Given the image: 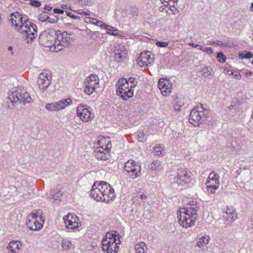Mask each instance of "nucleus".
Here are the masks:
<instances>
[{"instance_id": "nucleus-37", "label": "nucleus", "mask_w": 253, "mask_h": 253, "mask_svg": "<svg viewBox=\"0 0 253 253\" xmlns=\"http://www.w3.org/2000/svg\"><path fill=\"white\" fill-rule=\"evenodd\" d=\"M48 14L46 12H42L38 16V19L41 22H46Z\"/></svg>"}, {"instance_id": "nucleus-36", "label": "nucleus", "mask_w": 253, "mask_h": 253, "mask_svg": "<svg viewBox=\"0 0 253 253\" xmlns=\"http://www.w3.org/2000/svg\"><path fill=\"white\" fill-rule=\"evenodd\" d=\"M102 28H104L105 29H106L107 30V33L109 34H111V35H115V36H116L117 35V34H115L114 33H111L110 30H112V31H116L117 30V29L110 26H109V25H106L104 23V25L103 26H102L101 27Z\"/></svg>"}, {"instance_id": "nucleus-9", "label": "nucleus", "mask_w": 253, "mask_h": 253, "mask_svg": "<svg viewBox=\"0 0 253 253\" xmlns=\"http://www.w3.org/2000/svg\"><path fill=\"white\" fill-rule=\"evenodd\" d=\"M117 94L124 100H126L133 97L134 90H131L126 82V79H120L116 84Z\"/></svg>"}, {"instance_id": "nucleus-31", "label": "nucleus", "mask_w": 253, "mask_h": 253, "mask_svg": "<svg viewBox=\"0 0 253 253\" xmlns=\"http://www.w3.org/2000/svg\"><path fill=\"white\" fill-rule=\"evenodd\" d=\"M72 244L71 242L67 239H63L61 242V247L63 250L68 251L70 250L72 247Z\"/></svg>"}, {"instance_id": "nucleus-1", "label": "nucleus", "mask_w": 253, "mask_h": 253, "mask_svg": "<svg viewBox=\"0 0 253 253\" xmlns=\"http://www.w3.org/2000/svg\"><path fill=\"white\" fill-rule=\"evenodd\" d=\"M90 195L97 201H103L106 203L115 198L113 188L110 184L104 181L95 182L92 186Z\"/></svg>"}, {"instance_id": "nucleus-20", "label": "nucleus", "mask_w": 253, "mask_h": 253, "mask_svg": "<svg viewBox=\"0 0 253 253\" xmlns=\"http://www.w3.org/2000/svg\"><path fill=\"white\" fill-rule=\"evenodd\" d=\"M154 56L151 52L147 51L142 52L137 59L139 66L146 67L151 65L154 62Z\"/></svg>"}, {"instance_id": "nucleus-56", "label": "nucleus", "mask_w": 253, "mask_h": 253, "mask_svg": "<svg viewBox=\"0 0 253 253\" xmlns=\"http://www.w3.org/2000/svg\"><path fill=\"white\" fill-rule=\"evenodd\" d=\"M198 47H199V49L200 50H202L203 51H205V47H204L201 45L199 44V46H198Z\"/></svg>"}, {"instance_id": "nucleus-24", "label": "nucleus", "mask_w": 253, "mask_h": 253, "mask_svg": "<svg viewBox=\"0 0 253 253\" xmlns=\"http://www.w3.org/2000/svg\"><path fill=\"white\" fill-rule=\"evenodd\" d=\"M22 247L23 244L21 242L17 240L11 241L8 244L6 248L9 253H19Z\"/></svg>"}, {"instance_id": "nucleus-50", "label": "nucleus", "mask_w": 253, "mask_h": 253, "mask_svg": "<svg viewBox=\"0 0 253 253\" xmlns=\"http://www.w3.org/2000/svg\"><path fill=\"white\" fill-rule=\"evenodd\" d=\"M53 12L55 13H58V14H63L64 13V11L61 9L55 8L53 9Z\"/></svg>"}, {"instance_id": "nucleus-40", "label": "nucleus", "mask_w": 253, "mask_h": 253, "mask_svg": "<svg viewBox=\"0 0 253 253\" xmlns=\"http://www.w3.org/2000/svg\"><path fill=\"white\" fill-rule=\"evenodd\" d=\"M183 106V103L182 102H180L178 101H176L174 103V108L175 111H179L181 110V108Z\"/></svg>"}, {"instance_id": "nucleus-14", "label": "nucleus", "mask_w": 253, "mask_h": 253, "mask_svg": "<svg viewBox=\"0 0 253 253\" xmlns=\"http://www.w3.org/2000/svg\"><path fill=\"white\" fill-rule=\"evenodd\" d=\"M77 115L84 122H88L92 121L94 114L90 107L86 105L79 104L77 107Z\"/></svg>"}, {"instance_id": "nucleus-6", "label": "nucleus", "mask_w": 253, "mask_h": 253, "mask_svg": "<svg viewBox=\"0 0 253 253\" xmlns=\"http://www.w3.org/2000/svg\"><path fill=\"white\" fill-rule=\"evenodd\" d=\"M58 34H60V31H56L52 29H49L48 31L40 36V42L44 46L50 47L51 50L54 51L56 47L55 43L57 41Z\"/></svg>"}, {"instance_id": "nucleus-34", "label": "nucleus", "mask_w": 253, "mask_h": 253, "mask_svg": "<svg viewBox=\"0 0 253 253\" xmlns=\"http://www.w3.org/2000/svg\"><path fill=\"white\" fill-rule=\"evenodd\" d=\"M58 20L57 16L53 14H51L50 16L48 15L46 22L50 24L56 23Z\"/></svg>"}, {"instance_id": "nucleus-44", "label": "nucleus", "mask_w": 253, "mask_h": 253, "mask_svg": "<svg viewBox=\"0 0 253 253\" xmlns=\"http://www.w3.org/2000/svg\"><path fill=\"white\" fill-rule=\"evenodd\" d=\"M161 2L164 4L165 6H167L169 5V1L172 2L173 3H177L178 0H160Z\"/></svg>"}, {"instance_id": "nucleus-45", "label": "nucleus", "mask_w": 253, "mask_h": 253, "mask_svg": "<svg viewBox=\"0 0 253 253\" xmlns=\"http://www.w3.org/2000/svg\"><path fill=\"white\" fill-rule=\"evenodd\" d=\"M130 14L132 16V17L136 18L139 15V12L137 9L135 8H133L130 11Z\"/></svg>"}, {"instance_id": "nucleus-61", "label": "nucleus", "mask_w": 253, "mask_h": 253, "mask_svg": "<svg viewBox=\"0 0 253 253\" xmlns=\"http://www.w3.org/2000/svg\"><path fill=\"white\" fill-rule=\"evenodd\" d=\"M57 198H58V196H57V197H55L54 196H52V198L54 200H57Z\"/></svg>"}, {"instance_id": "nucleus-26", "label": "nucleus", "mask_w": 253, "mask_h": 253, "mask_svg": "<svg viewBox=\"0 0 253 253\" xmlns=\"http://www.w3.org/2000/svg\"><path fill=\"white\" fill-rule=\"evenodd\" d=\"M135 253H147V247L144 242H141L135 246Z\"/></svg>"}, {"instance_id": "nucleus-23", "label": "nucleus", "mask_w": 253, "mask_h": 253, "mask_svg": "<svg viewBox=\"0 0 253 253\" xmlns=\"http://www.w3.org/2000/svg\"><path fill=\"white\" fill-rule=\"evenodd\" d=\"M11 23L13 26L21 28V25H24L28 20L25 16H22L20 13H14L10 15Z\"/></svg>"}, {"instance_id": "nucleus-53", "label": "nucleus", "mask_w": 253, "mask_h": 253, "mask_svg": "<svg viewBox=\"0 0 253 253\" xmlns=\"http://www.w3.org/2000/svg\"><path fill=\"white\" fill-rule=\"evenodd\" d=\"M234 77L236 79L240 80L241 78V75L240 73H237L234 75Z\"/></svg>"}, {"instance_id": "nucleus-13", "label": "nucleus", "mask_w": 253, "mask_h": 253, "mask_svg": "<svg viewBox=\"0 0 253 253\" xmlns=\"http://www.w3.org/2000/svg\"><path fill=\"white\" fill-rule=\"evenodd\" d=\"M205 109L203 105L197 106L191 111L189 121L194 126H197L202 123V118L204 116Z\"/></svg>"}, {"instance_id": "nucleus-19", "label": "nucleus", "mask_w": 253, "mask_h": 253, "mask_svg": "<svg viewBox=\"0 0 253 253\" xmlns=\"http://www.w3.org/2000/svg\"><path fill=\"white\" fill-rule=\"evenodd\" d=\"M114 60L119 63H124L127 58L128 51L126 47L123 44H117L113 51Z\"/></svg>"}, {"instance_id": "nucleus-43", "label": "nucleus", "mask_w": 253, "mask_h": 253, "mask_svg": "<svg viewBox=\"0 0 253 253\" xmlns=\"http://www.w3.org/2000/svg\"><path fill=\"white\" fill-rule=\"evenodd\" d=\"M156 44L159 47H165L169 45V42H166L157 41L156 42Z\"/></svg>"}, {"instance_id": "nucleus-63", "label": "nucleus", "mask_w": 253, "mask_h": 253, "mask_svg": "<svg viewBox=\"0 0 253 253\" xmlns=\"http://www.w3.org/2000/svg\"><path fill=\"white\" fill-rule=\"evenodd\" d=\"M252 65H253V61H252Z\"/></svg>"}, {"instance_id": "nucleus-46", "label": "nucleus", "mask_w": 253, "mask_h": 253, "mask_svg": "<svg viewBox=\"0 0 253 253\" xmlns=\"http://www.w3.org/2000/svg\"><path fill=\"white\" fill-rule=\"evenodd\" d=\"M66 15L68 16H69L70 17L73 18V19H79L80 18V17L79 16H77V15H74L73 14H72L70 12H66Z\"/></svg>"}, {"instance_id": "nucleus-62", "label": "nucleus", "mask_w": 253, "mask_h": 253, "mask_svg": "<svg viewBox=\"0 0 253 253\" xmlns=\"http://www.w3.org/2000/svg\"><path fill=\"white\" fill-rule=\"evenodd\" d=\"M22 0V2H26L28 1H30V0Z\"/></svg>"}, {"instance_id": "nucleus-52", "label": "nucleus", "mask_w": 253, "mask_h": 253, "mask_svg": "<svg viewBox=\"0 0 253 253\" xmlns=\"http://www.w3.org/2000/svg\"><path fill=\"white\" fill-rule=\"evenodd\" d=\"M44 9L45 10H47V11H50L51 9H52V8L49 5H45L44 6Z\"/></svg>"}, {"instance_id": "nucleus-35", "label": "nucleus", "mask_w": 253, "mask_h": 253, "mask_svg": "<svg viewBox=\"0 0 253 253\" xmlns=\"http://www.w3.org/2000/svg\"><path fill=\"white\" fill-rule=\"evenodd\" d=\"M87 19H88L89 22L91 24L99 26L100 27L104 25V23L101 21L98 20L95 18L88 17Z\"/></svg>"}, {"instance_id": "nucleus-48", "label": "nucleus", "mask_w": 253, "mask_h": 253, "mask_svg": "<svg viewBox=\"0 0 253 253\" xmlns=\"http://www.w3.org/2000/svg\"><path fill=\"white\" fill-rule=\"evenodd\" d=\"M170 9L174 14H176L178 12V10L175 8L174 5L170 7Z\"/></svg>"}, {"instance_id": "nucleus-64", "label": "nucleus", "mask_w": 253, "mask_h": 253, "mask_svg": "<svg viewBox=\"0 0 253 253\" xmlns=\"http://www.w3.org/2000/svg\"><path fill=\"white\" fill-rule=\"evenodd\" d=\"M231 75H233V73L231 72Z\"/></svg>"}, {"instance_id": "nucleus-3", "label": "nucleus", "mask_w": 253, "mask_h": 253, "mask_svg": "<svg viewBox=\"0 0 253 253\" xmlns=\"http://www.w3.org/2000/svg\"><path fill=\"white\" fill-rule=\"evenodd\" d=\"M178 223L184 228H189L195 225L197 219V211L194 208H183L177 211Z\"/></svg>"}, {"instance_id": "nucleus-33", "label": "nucleus", "mask_w": 253, "mask_h": 253, "mask_svg": "<svg viewBox=\"0 0 253 253\" xmlns=\"http://www.w3.org/2000/svg\"><path fill=\"white\" fill-rule=\"evenodd\" d=\"M238 56L241 59H251L253 58V54L250 51H245L244 52H239Z\"/></svg>"}, {"instance_id": "nucleus-59", "label": "nucleus", "mask_w": 253, "mask_h": 253, "mask_svg": "<svg viewBox=\"0 0 253 253\" xmlns=\"http://www.w3.org/2000/svg\"><path fill=\"white\" fill-rule=\"evenodd\" d=\"M159 10L160 11H163L164 10V8H163V6H161L160 8H159Z\"/></svg>"}, {"instance_id": "nucleus-55", "label": "nucleus", "mask_w": 253, "mask_h": 253, "mask_svg": "<svg viewBox=\"0 0 253 253\" xmlns=\"http://www.w3.org/2000/svg\"><path fill=\"white\" fill-rule=\"evenodd\" d=\"M216 44L220 46H225L226 45V43H221L220 42L218 41V42L216 43Z\"/></svg>"}, {"instance_id": "nucleus-42", "label": "nucleus", "mask_w": 253, "mask_h": 253, "mask_svg": "<svg viewBox=\"0 0 253 253\" xmlns=\"http://www.w3.org/2000/svg\"><path fill=\"white\" fill-rule=\"evenodd\" d=\"M29 4L35 7H40L41 5V2L37 0H30Z\"/></svg>"}, {"instance_id": "nucleus-47", "label": "nucleus", "mask_w": 253, "mask_h": 253, "mask_svg": "<svg viewBox=\"0 0 253 253\" xmlns=\"http://www.w3.org/2000/svg\"><path fill=\"white\" fill-rule=\"evenodd\" d=\"M78 13L79 14H84V15H90V11H82V10H79L78 11Z\"/></svg>"}, {"instance_id": "nucleus-17", "label": "nucleus", "mask_w": 253, "mask_h": 253, "mask_svg": "<svg viewBox=\"0 0 253 253\" xmlns=\"http://www.w3.org/2000/svg\"><path fill=\"white\" fill-rule=\"evenodd\" d=\"M207 191L210 194H214L219 186V175L215 171H211L206 182Z\"/></svg>"}, {"instance_id": "nucleus-5", "label": "nucleus", "mask_w": 253, "mask_h": 253, "mask_svg": "<svg viewBox=\"0 0 253 253\" xmlns=\"http://www.w3.org/2000/svg\"><path fill=\"white\" fill-rule=\"evenodd\" d=\"M44 221L42 211L38 210L34 211L28 216L26 225L31 230L39 231L42 228Z\"/></svg>"}, {"instance_id": "nucleus-32", "label": "nucleus", "mask_w": 253, "mask_h": 253, "mask_svg": "<svg viewBox=\"0 0 253 253\" xmlns=\"http://www.w3.org/2000/svg\"><path fill=\"white\" fill-rule=\"evenodd\" d=\"M126 82L131 90H133V88L136 86L137 84L136 79L132 77H130L128 79H126Z\"/></svg>"}, {"instance_id": "nucleus-58", "label": "nucleus", "mask_w": 253, "mask_h": 253, "mask_svg": "<svg viewBox=\"0 0 253 253\" xmlns=\"http://www.w3.org/2000/svg\"><path fill=\"white\" fill-rule=\"evenodd\" d=\"M250 10L251 11L253 12V2L251 3V5L250 7Z\"/></svg>"}, {"instance_id": "nucleus-7", "label": "nucleus", "mask_w": 253, "mask_h": 253, "mask_svg": "<svg viewBox=\"0 0 253 253\" xmlns=\"http://www.w3.org/2000/svg\"><path fill=\"white\" fill-rule=\"evenodd\" d=\"M169 180L172 184L184 186L190 182L191 175L186 169L179 168L175 174L170 176Z\"/></svg>"}, {"instance_id": "nucleus-11", "label": "nucleus", "mask_w": 253, "mask_h": 253, "mask_svg": "<svg viewBox=\"0 0 253 253\" xmlns=\"http://www.w3.org/2000/svg\"><path fill=\"white\" fill-rule=\"evenodd\" d=\"M84 92L91 95L96 92L100 87L99 79L97 75L91 74L86 78L84 82Z\"/></svg>"}, {"instance_id": "nucleus-38", "label": "nucleus", "mask_w": 253, "mask_h": 253, "mask_svg": "<svg viewBox=\"0 0 253 253\" xmlns=\"http://www.w3.org/2000/svg\"><path fill=\"white\" fill-rule=\"evenodd\" d=\"M202 72L204 77L208 78L211 75V69L207 67H205L203 68Z\"/></svg>"}, {"instance_id": "nucleus-15", "label": "nucleus", "mask_w": 253, "mask_h": 253, "mask_svg": "<svg viewBox=\"0 0 253 253\" xmlns=\"http://www.w3.org/2000/svg\"><path fill=\"white\" fill-rule=\"evenodd\" d=\"M72 104L71 98H64L56 102L47 103L45 108L49 112H58L64 110Z\"/></svg>"}, {"instance_id": "nucleus-51", "label": "nucleus", "mask_w": 253, "mask_h": 253, "mask_svg": "<svg viewBox=\"0 0 253 253\" xmlns=\"http://www.w3.org/2000/svg\"><path fill=\"white\" fill-rule=\"evenodd\" d=\"M188 44L193 47H198V46H199V44L195 43L194 42H190Z\"/></svg>"}, {"instance_id": "nucleus-49", "label": "nucleus", "mask_w": 253, "mask_h": 253, "mask_svg": "<svg viewBox=\"0 0 253 253\" xmlns=\"http://www.w3.org/2000/svg\"><path fill=\"white\" fill-rule=\"evenodd\" d=\"M204 51L207 52L209 54H211L213 52V50L211 47H206Z\"/></svg>"}, {"instance_id": "nucleus-10", "label": "nucleus", "mask_w": 253, "mask_h": 253, "mask_svg": "<svg viewBox=\"0 0 253 253\" xmlns=\"http://www.w3.org/2000/svg\"><path fill=\"white\" fill-rule=\"evenodd\" d=\"M36 28V25L32 24L28 20L26 23H24V25H21L19 31L25 37L28 43H31L37 36V31Z\"/></svg>"}, {"instance_id": "nucleus-60", "label": "nucleus", "mask_w": 253, "mask_h": 253, "mask_svg": "<svg viewBox=\"0 0 253 253\" xmlns=\"http://www.w3.org/2000/svg\"><path fill=\"white\" fill-rule=\"evenodd\" d=\"M12 49H13V47H12L11 46H8V49L9 50H12Z\"/></svg>"}, {"instance_id": "nucleus-57", "label": "nucleus", "mask_w": 253, "mask_h": 253, "mask_svg": "<svg viewBox=\"0 0 253 253\" xmlns=\"http://www.w3.org/2000/svg\"><path fill=\"white\" fill-rule=\"evenodd\" d=\"M61 7L63 9L68 8V5L67 4H62Z\"/></svg>"}, {"instance_id": "nucleus-39", "label": "nucleus", "mask_w": 253, "mask_h": 253, "mask_svg": "<svg viewBox=\"0 0 253 253\" xmlns=\"http://www.w3.org/2000/svg\"><path fill=\"white\" fill-rule=\"evenodd\" d=\"M217 60L223 63L226 60V56L222 52L218 53L216 56Z\"/></svg>"}, {"instance_id": "nucleus-12", "label": "nucleus", "mask_w": 253, "mask_h": 253, "mask_svg": "<svg viewBox=\"0 0 253 253\" xmlns=\"http://www.w3.org/2000/svg\"><path fill=\"white\" fill-rule=\"evenodd\" d=\"M52 75L49 71L45 70L41 72L37 80V85L39 91L43 93L51 84Z\"/></svg>"}, {"instance_id": "nucleus-25", "label": "nucleus", "mask_w": 253, "mask_h": 253, "mask_svg": "<svg viewBox=\"0 0 253 253\" xmlns=\"http://www.w3.org/2000/svg\"><path fill=\"white\" fill-rule=\"evenodd\" d=\"M224 217L228 224L234 222L237 218V214L232 208H227Z\"/></svg>"}, {"instance_id": "nucleus-30", "label": "nucleus", "mask_w": 253, "mask_h": 253, "mask_svg": "<svg viewBox=\"0 0 253 253\" xmlns=\"http://www.w3.org/2000/svg\"><path fill=\"white\" fill-rule=\"evenodd\" d=\"M151 169L155 171H161L163 169L161 162L159 160L154 161L151 166Z\"/></svg>"}, {"instance_id": "nucleus-54", "label": "nucleus", "mask_w": 253, "mask_h": 253, "mask_svg": "<svg viewBox=\"0 0 253 253\" xmlns=\"http://www.w3.org/2000/svg\"><path fill=\"white\" fill-rule=\"evenodd\" d=\"M252 74H253V73L252 72H248L246 73V76L247 78H249L252 76Z\"/></svg>"}, {"instance_id": "nucleus-29", "label": "nucleus", "mask_w": 253, "mask_h": 253, "mask_svg": "<svg viewBox=\"0 0 253 253\" xmlns=\"http://www.w3.org/2000/svg\"><path fill=\"white\" fill-rule=\"evenodd\" d=\"M154 151L155 155L162 156L164 154V146L163 144L157 145L154 147Z\"/></svg>"}, {"instance_id": "nucleus-16", "label": "nucleus", "mask_w": 253, "mask_h": 253, "mask_svg": "<svg viewBox=\"0 0 253 253\" xmlns=\"http://www.w3.org/2000/svg\"><path fill=\"white\" fill-rule=\"evenodd\" d=\"M124 169L132 179H136L141 175L140 165L132 160H129L125 163Z\"/></svg>"}, {"instance_id": "nucleus-27", "label": "nucleus", "mask_w": 253, "mask_h": 253, "mask_svg": "<svg viewBox=\"0 0 253 253\" xmlns=\"http://www.w3.org/2000/svg\"><path fill=\"white\" fill-rule=\"evenodd\" d=\"M210 240V237L209 236H203L199 239V241L197 243V245L199 248L203 249L206 245L209 243Z\"/></svg>"}, {"instance_id": "nucleus-18", "label": "nucleus", "mask_w": 253, "mask_h": 253, "mask_svg": "<svg viewBox=\"0 0 253 253\" xmlns=\"http://www.w3.org/2000/svg\"><path fill=\"white\" fill-rule=\"evenodd\" d=\"M72 34L67 32H63L58 34L57 41L55 42V52H57L63 49L64 47L68 46L71 43Z\"/></svg>"}, {"instance_id": "nucleus-22", "label": "nucleus", "mask_w": 253, "mask_h": 253, "mask_svg": "<svg viewBox=\"0 0 253 253\" xmlns=\"http://www.w3.org/2000/svg\"><path fill=\"white\" fill-rule=\"evenodd\" d=\"M158 86L164 96H168L171 93L172 84L169 80L160 79L158 82Z\"/></svg>"}, {"instance_id": "nucleus-8", "label": "nucleus", "mask_w": 253, "mask_h": 253, "mask_svg": "<svg viewBox=\"0 0 253 253\" xmlns=\"http://www.w3.org/2000/svg\"><path fill=\"white\" fill-rule=\"evenodd\" d=\"M110 141L104 137L100 138L97 141L94 155L97 159L106 160L108 159Z\"/></svg>"}, {"instance_id": "nucleus-28", "label": "nucleus", "mask_w": 253, "mask_h": 253, "mask_svg": "<svg viewBox=\"0 0 253 253\" xmlns=\"http://www.w3.org/2000/svg\"><path fill=\"white\" fill-rule=\"evenodd\" d=\"M146 198V195L141 192H139L135 194L134 196H133V203L140 204L143 200H145Z\"/></svg>"}, {"instance_id": "nucleus-4", "label": "nucleus", "mask_w": 253, "mask_h": 253, "mask_svg": "<svg viewBox=\"0 0 253 253\" xmlns=\"http://www.w3.org/2000/svg\"><path fill=\"white\" fill-rule=\"evenodd\" d=\"M116 232H107L102 241V248L107 253H117L121 243L120 236Z\"/></svg>"}, {"instance_id": "nucleus-2", "label": "nucleus", "mask_w": 253, "mask_h": 253, "mask_svg": "<svg viewBox=\"0 0 253 253\" xmlns=\"http://www.w3.org/2000/svg\"><path fill=\"white\" fill-rule=\"evenodd\" d=\"M32 101V98L25 89L21 87H15L8 92L6 104L7 108L11 109L14 108L18 102L25 104Z\"/></svg>"}, {"instance_id": "nucleus-21", "label": "nucleus", "mask_w": 253, "mask_h": 253, "mask_svg": "<svg viewBox=\"0 0 253 253\" xmlns=\"http://www.w3.org/2000/svg\"><path fill=\"white\" fill-rule=\"evenodd\" d=\"M63 219L66 228L73 229L79 227V219L75 214L68 213L63 217Z\"/></svg>"}, {"instance_id": "nucleus-41", "label": "nucleus", "mask_w": 253, "mask_h": 253, "mask_svg": "<svg viewBox=\"0 0 253 253\" xmlns=\"http://www.w3.org/2000/svg\"><path fill=\"white\" fill-rule=\"evenodd\" d=\"M139 141L144 142L146 140V137L143 132H139L136 136Z\"/></svg>"}]
</instances>
